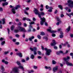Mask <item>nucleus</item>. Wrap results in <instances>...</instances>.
<instances>
[{
  "label": "nucleus",
  "mask_w": 73,
  "mask_h": 73,
  "mask_svg": "<svg viewBox=\"0 0 73 73\" xmlns=\"http://www.w3.org/2000/svg\"><path fill=\"white\" fill-rule=\"evenodd\" d=\"M17 64V65H19V66L18 67H15L13 68V70L15 72V73H19V70H18L19 68H20L22 70H24V68L21 66V64H20V62L17 61L16 62Z\"/></svg>",
  "instance_id": "f257e3e1"
},
{
  "label": "nucleus",
  "mask_w": 73,
  "mask_h": 73,
  "mask_svg": "<svg viewBox=\"0 0 73 73\" xmlns=\"http://www.w3.org/2000/svg\"><path fill=\"white\" fill-rule=\"evenodd\" d=\"M30 49L31 50V51H32V52H33L34 51V55H36V54H37V52L35 51L37 50V48L34 47L33 48L31 47H30Z\"/></svg>",
  "instance_id": "f03ea898"
},
{
  "label": "nucleus",
  "mask_w": 73,
  "mask_h": 73,
  "mask_svg": "<svg viewBox=\"0 0 73 73\" xmlns=\"http://www.w3.org/2000/svg\"><path fill=\"white\" fill-rule=\"evenodd\" d=\"M34 12L35 13V15H38L39 17H41L40 14V12L38 11V10L34 8Z\"/></svg>",
  "instance_id": "7ed1b4c3"
},
{
  "label": "nucleus",
  "mask_w": 73,
  "mask_h": 73,
  "mask_svg": "<svg viewBox=\"0 0 73 73\" xmlns=\"http://www.w3.org/2000/svg\"><path fill=\"white\" fill-rule=\"evenodd\" d=\"M68 2L69 7L70 8L73 7V2L72 1L70 0H69L68 1Z\"/></svg>",
  "instance_id": "20e7f679"
},
{
  "label": "nucleus",
  "mask_w": 73,
  "mask_h": 73,
  "mask_svg": "<svg viewBox=\"0 0 73 73\" xmlns=\"http://www.w3.org/2000/svg\"><path fill=\"white\" fill-rule=\"evenodd\" d=\"M44 50H46V54L48 56H49L50 55V52H52L51 50L50 49H47V48H44Z\"/></svg>",
  "instance_id": "39448f33"
},
{
  "label": "nucleus",
  "mask_w": 73,
  "mask_h": 73,
  "mask_svg": "<svg viewBox=\"0 0 73 73\" xmlns=\"http://www.w3.org/2000/svg\"><path fill=\"white\" fill-rule=\"evenodd\" d=\"M18 29H19V32H27L25 29L20 26H18Z\"/></svg>",
  "instance_id": "423d86ee"
},
{
  "label": "nucleus",
  "mask_w": 73,
  "mask_h": 73,
  "mask_svg": "<svg viewBox=\"0 0 73 73\" xmlns=\"http://www.w3.org/2000/svg\"><path fill=\"white\" fill-rule=\"evenodd\" d=\"M40 20L41 21H40V24L41 25L44 24V23L45 22V18L44 17H43V18H40Z\"/></svg>",
  "instance_id": "0eeeda50"
},
{
  "label": "nucleus",
  "mask_w": 73,
  "mask_h": 73,
  "mask_svg": "<svg viewBox=\"0 0 73 73\" xmlns=\"http://www.w3.org/2000/svg\"><path fill=\"white\" fill-rule=\"evenodd\" d=\"M58 70V66H56L53 68H52V71L53 72H56V71H57Z\"/></svg>",
  "instance_id": "6e6552de"
},
{
  "label": "nucleus",
  "mask_w": 73,
  "mask_h": 73,
  "mask_svg": "<svg viewBox=\"0 0 73 73\" xmlns=\"http://www.w3.org/2000/svg\"><path fill=\"white\" fill-rule=\"evenodd\" d=\"M52 29L50 27H49V29H47V31H48V32H49L50 33H55V32H56V31H52L51 30Z\"/></svg>",
  "instance_id": "1a4fd4ad"
},
{
  "label": "nucleus",
  "mask_w": 73,
  "mask_h": 73,
  "mask_svg": "<svg viewBox=\"0 0 73 73\" xmlns=\"http://www.w3.org/2000/svg\"><path fill=\"white\" fill-rule=\"evenodd\" d=\"M67 44V46L68 48H70V44H68V43L67 42H66V43H64V44L62 43V45H63V46H66Z\"/></svg>",
  "instance_id": "9d476101"
},
{
  "label": "nucleus",
  "mask_w": 73,
  "mask_h": 73,
  "mask_svg": "<svg viewBox=\"0 0 73 73\" xmlns=\"http://www.w3.org/2000/svg\"><path fill=\"white\" fill-rule=\"evenodd\" d=\"M52 42L51 43V46H54V45H56V44H57V43L56 42V40H52Z\"/></svg>",
  "instance_id": "9b49d317"
},
{
  "label": "nucleus",
  "mask_w": 73,
  "mask_h": 73,
  "mask_svg": "<svg viewBox=\"0 0 73 73\" xmlns=\"http://www.w3.org/2000/svg\"><path fill=\"white\" fill-rule=\"evenodd\" d=\"M70 59V57L68 56H67L66 58H64V61H68V60H69Z\"/></svg>",
  "instance_id": "f8f14e48"
},
{
  "label": "nucleus",
  "mask_w": 73,
  "mask_h": 73,
  "mask_svg": "<svg viewBox=\"0 0 73 73\" xmlns=\"http://www.w3.org/2000/svg\"><path fill=\"white\" fill-rule=\"evenodd\" d=\"M66 64L67 66H73V64L69 62H66Z\"/></svg>",
  "instance_id": "ddd939ff"
},
{
  "label": "nucleus",
  "mask_w": 73,
  "mask_h": 73,
  "mask_svg": "<svg viewBox=\"0 0 73 73\" xmlns=\"http://www.w3.org/2000/svg\"><path fill=\"white\" fill-rule=\"evenodd\" d=\"M60 53H62V54H63V51H60L59 52H56V54H57V55H59V54H60Z\"/></svg>",
  "instance_id": "4468645a"
},
{
  "label": "nucleus",
  "mask_w": 73,
  "mask_h": 73,
  "mask_svg": "<svg viewBox=\"0 0 73 73\" xmlns=\"http://www.w3.org/2000/svg\"><path fill=\"white\" fill-rule=\"evenodd\" d=\"M70 26H69L66 29V32H68L70 31Z\"/></svg>",
  "instance_id": "2eb2a0df"
},
{
  "label": "nucleus",
  "mask_w": 73,
  "mask_h": 73,
  "mask_svg": "<svg viewBox=\"0 0 73 73\" xmlns=\"http://www.w3.org/2000/svg\"><path fill=\"white\" fill-rule=\"evenodd\" d=\"M35 38V36H32L31 37H30L29 38V40L30 41H32V39H33Z\"/></svg>",
  "instance_id": "dca6fc26"
},
{
  "label": "nucleus",
  "mask_w": 73,
  "mask_h": 73,
  "mask_svg": "<svg viewBox=\"0 0 73 73\" xmlns=\"http://www.w3.org/2000/svg\"><path fill=\"white\" fill-rule=\"evenodd\" d=\"M17 56H19L20 57H22V54L20 53H17Z\"/></svg>",
  "instance_id": "f3484780"
},
{
  "label": "nucleus",
  "mask_w": 73,
  "mask_h": 73,
  "mask_svg": "<svg viewBox=\"0 0 73 73\" xmlns=\"http://www.w3.org/2000/svg\"><path fill=\"white\" fill-rule=\"evenodd\" d=\"M49 9H50L48 11L49 12H52V9H53V8L52 7H49Z\"/></svg>",
  "instance_id": "a211bd4d"
},
{
  "label": "nucleus",
  "mask_w": 73,
  "mask_h": 73,
  "mask_svg": "<svg viewBox=\"0 0 73 73\" xmlns=\"http://www.w3.org/2000/svg\"><path fill=\"white\" fill-rule=\"evenodd\" d=\"M8 2H6L4 3H3L2 5L4 7V6H5V5H8Z\"/></svg>",
  "instance_id": "6ab92c4d"
},
{
  "label": "nucleus",
  "mask_w": 73,
  "mask_h": 73,
  "mask_svg": "<svg viewBox=\"0 0 73 73\" xmlns=\"http://www.w3.org/2000/svg\"><path fill=\"white\" fill-rule=\"evenodd\" d=\"M40 17H39V18L41 19V18H42L41 17V16H44V15H45V14L43 12H41L40 13Z\"/></svg>",
  "instance_id": "aec40b11"
},
{
  "label": "nucleus",
  "mask_w": 73,
  "mask_h": 73,
  "mask_svg": "<svg viewBox=\"0 0 73 73\" xmlns=\"http://www.w3.org/2000/svg\"><path fill=\"white\" fill-rule=\"evenodd\" d=\"M31 59H34V58H35V56H34L33 54H31Z\"/></svg>",
  "instance_id": "412c9836"
},
{
  "label": "nucleus",
  "mask_w": 73,
  "mask_h": 73,
  "mask_svg": "<svg viewBox=\"0 0 73 73\" xmlns=\"http://www.w3.org/2000/svg\"><path fill=\"white\" fill-rule=\"evenodd\" d=\"M19 8H20V5H18L16 6V7L15 8L16 10H17Z\"/></svg>",
  "instance_id": "4be33fe9"
},
{
  "label": "nucleus",
  "mask_w": 73,
  "mask_h": 73,
  "mask_svg": "<svg viewBox=\"0 0 73 73\" xmlns=\"http://www.w3.org/2000/svg\"><path fill=\"white\" fill-rule=\"evenodd\" d=\"M12 12H13V14H15L16 13V12L15 11V9H12Z\"/></svg>",
  "instance_id": "5701e85b"
},
{
  "label": "nucleus",
  "mask_w": 73,
  "mask_h": 73,
  "mask_svg": "<svg viewBox=\"0 0 73 73\" xmlns=\"http://www.w3.org/2000/svg\"><path fill=\"white\" fill-rule=\"evenodd\" d=\"M58 7L59 8H60V9H61V10H62V6L61 5H59L58 6Z\"/></svg>",
  "instance_id": "b1692460"
},
{
  "label": "nucleus",
  "mask_w": 73,
  "mask_h": 73,
  "mask_svg": "<svg viewBox=\"0 0 73 73\" xmlns=\"http://www.w3.org/2000/svg\"><path fill=\"white\" fill-rule=\"evenodd\" d=\"M1 70H2L3 72L5 70H4V67H3V65L1 66Z\"/></svg>",
  "instance_id": "393cba45"
},
{
  "label": "nucleus",
  "mask_w": 73,
  "mask_h": 73,
  "mask_svg": "<svg viewBox=\"0 0 73 73\" xmlns=\"http://www.w3.org/2000/svg\"><path fill=\"white\" fill-rule=\"evenodd\" d=\"M52 64L53 65H55V64H56V62H55V61L54 60H53L52 61Z\"/></svg>",
  "instance_id": "a878e982"
},
{
  "label": "nucleus",
  "mask_w": 73,
  "mask_h": 73,
  "mask_svg": "<svg viewBox=\"0 0 73 73\" xmlns=\"http://www.w3.org/2000/svg\"><path fill=\"white\" fill-rule=\"evenodd\" d=\"M56 19L57 21H59L60 23H61V21L60 20V19H59V18H58V17H57L56 18Z\"/></svg>",
  "instance_id": "bb28decb"
},
{
  "label": "nucleus",
  "mask_w": 73,
  "mask_h": 73,
  "mask_svg": "<svg viewBox=\"0 0 73 73\" xmlns=\"http://www.w3.org/2000/svg\"><path fill=\"white\" fill-rule=\"evenodd\" d=\"M22 25V23H21L19 22L17 24V25L18 26H19V25H20V26H21Z\"/></svg>",
  "instance_id": "cd10ccee"
},
{
  "label": "nucleus",
  "mask_w": 73,
  "mask_h": 73,
  "mask_svg": "<svg viewBox=\"0 0 73 73\" xmlns=\"http://www.w3.org/2000/svg\"><path fill=\"white\" fill-rule=\"evenodd\" d=\"M14 28H15V26H12L11 27V30L13 31V29H14Z\"/></svg>",
  "instance_id": "c85d7f7f"
},
{
  "label": "nucleus",
  "mask_w": 73,
  "mask_h": 73,
  "mask_svg": "<svg viewBox=\"0 0 73 73\" xmlns=\"http://www.w3.org/2000/svg\"><path fill=\"white\" fill-rule=\"evenodd\" d=\"M5 43V41H3L1 43V45L3 46V45H4Z\"/></svg>",
  "instance_id": "c756f323"
},
{
  "label": "nucleus",
  "mask_w": 73,
  "mask_h": 73,
  "mask_svg": "<svg viewBox=\"0 0 73 73\" xmlns=\"http://www.w3.org/2000/svg\"><path fill=\"white\" fill-rule=\"evenodd\" d=\"M14 32L15 33H18L19 32V31L17 29H16L14 30Z\"/></svg>",
  "instance_id": "7c9ffc66"
},
{
  "label": "nucleus",
  "mask_w": 73,
  "mask_h": 73,
  "mask_svg": "<svg viewBox=\"0 0 73 73\" xmlns=\"http://www.w3.org/2000/svg\"><path fill=\"white\" fill-rule=\"evenodd\" d=\"M66 15H67V16H69L70 17H71V14H70V13L68 14V13H66Z\"/></svg>",
  "instance_id": "2f4dec72"
},
{
  "label": "nucleus",
  "mask_w": 73,
  "mask_h": 73,
  "mask_svg": "<svg viewBox=\"0 0 73 73\" xmlns=\"http://www.w3.org/2000/svg\"><path fill=\"white\" fill-rule=\"evenodd\" d=\"M40 35L42 36H44V35H45V33L43 32H41Z\"/></svg>",
  "instance_id": "473e14b6"
},
{
  "label": "nucleus",
  "mask_w": 73,
  "mask_h": 73,
  "mask_svg": "<svg viewBox=\"0 0 73 73\" xmlns=\"http://www.w3.org/2000/svg\"><path fill=\"white\" fill-rule=\"evenodd\" d=\"M29 23L30 25H32L33 24H35V22H31V23L29 22Z\"/></svg>",
  "instance_id": "72a5a7b5"
},
{
  "label": "nucleus",
  "mask_w": 73,
  "mask_h": 73,
  "mask_svg": "<svg viewBox=\"0 0 73 73\" xmlns=\"http://www.w3.org/2000/svg\"><path fill=\"white\" fill-rule=\"evenodd\" d=\"M37 66H33V68H34V69H37Z\"/></svg>",
  "instance_id": "f704fd0d"
},
{
  "label": "nucleus",
  "mask_w": 73,
  "mask_h": 73,
  "mask_svg": "<svg viewBox=\"0 0 73 73\" xmlns=\"http://www.w3.org/2000/svg\"><path fill=\"white\" fill-rule=\"evenodd\" d=\"M5 19H3V24H5Z\"/></svg>",
  "instance_id": "c9c22d12"
},
{
  "label": "nucleus",
  "mask_w": 73,
  "mask_h": 73,
  "mask_svg": "<svg viewBox=\"0 0 73 73\" xmlns=\"http://www.w3.org/2000/svg\"><path fill=\"white\" fill-rule=\"evenodd\" d=\"M49 7H49V6L48 5H46V9H49Z\"/></svg>",
  "instance_id": "e433bc0d"
},
{
  "label": "nucleus",
  "mask_w": 73,
  "mask_h": 73,
  "mask_svg": "<svg viewBox=\"0 0 73 73\" xmlns=\"http://www.w3.org/2000/svg\"><path fill=\"white\" fill-rule=\"evenodd\" d=\"M26 20L27 21H31V20L29 18H26Z\"/></svg>",
  "instance_id": "4c0bfd02"
},
{
  "label": "nucleus",
  "mask_w": 73,
  "mask_h": 73,
  "mask_svg": "<svg viewBox=\"0 0 73 73\" xmlns=\"http://www.w3.org/2000/svg\"><path fill=\"white\" fill-rule=\"evenodd\" d=\"M43 39H45L46 40H48V38L46 36H44L43 37Z\"/></svg>",
  "instance_id": "58836bf2"
},
{
  "label": "nucleus",
  "mask_w": 73,
  "mask_h": 73,
  "mask_svg": "<svg viewBox=\"0 0 73 73\" xmlns=\"http://www.w3.org/2000/svg\"><path fill=\"white\" fill-rule=\"evenodd\" d=\"M64 37V35H60V38H63V37Z\"/></svg>",
  "instance_id": "ea45409f"
},
{
  "label": "nucleus",
  "mask_w": 73,
  "mask_h": 73,
  "mask_svg": "<svg viewBox=\"0 0 73 73\" xmlns=\"http://www.w3.org/2000/svg\"><path fill=\"white\" fill-rule=\"evenodd\" d=\"M54 48L55 49H57V46L54 45Z\"/></svg>",
  "instance_id": "a19ab883"
},
{
  "label": "nucleus",
  "mask_w": 73,
  "mask_h": 73,
  "mask_svg": "<svg viewBox=\"0 0 73 73\" xmlns=\"http://www.w3.org/2000/svg\"><path fill=\"white\" fill-rule=\"evenodd\" d=\"M29 29H31V28H33V27H32V26L31 25H29Z\"/></svg>",
  "instance_id": "79ce46f5"
},
{
  "label": "nucleus",
  "mask_w": 73,
  "mask_h": 73,
  "mask_svg": "<svg viewBox=\"0 0 73 73\" xmlns=\"http://www.w3.org/2000/svg\"><path fill=\"white\" fill-rule=\"evenodd\" d=\"M6 0H0V2L3 1V2H6Z\"/></svg>",
  "instance_id": "37998d69"
},
{
  "label": "nucleus",
  "mask_w": 73,
  "mask_h": 73,
  "mask_svg": "<svg viewBox=\"0 0 73 73\" xmlns=\"http://www.w3.org/2000/svg\"><path fill=\"white\" fill-rule=\"evenodd\" d=\"M38 53L39 54V55H41V53L40 51H38Z\"/></svg>",
  "instance_id": "c03bdc74"
},
{
  "label": "nucleus",
  "mask_w": 73,
  "mask_h": 73,
  "mask_svg": "<svg viewBox=\"0 0 73 73\" xmlns=\"http://www.w3.org/2000/svg\"><path fill=\"white\" fill-rule=\"evenodd\" d=\"M60 22H57V23H56V25H59V24H60Z\"/></svg>",
  "instance_id": "a18cd8bd"
},
{
  "label": "nucleus",
  "mask_w": 73,
  "mask_h": 73,
  "mask_svg": "<svg viewBox=\"0 0 73 73\" xmlns=\"http://www.w3.org/2000/svg\"><path fill=\"white\" fill-rule=\"evenodd\" d=\"M37 37L39 39H40L41 38V36L39 35L37 36Z\"/></svg>",
  "instance_id": "49530a36"
},
{
  "label": "nucleus",
  "mask_w": 73,
  "mask_h": 73,
  "mask_svg": "<svg viewBox=\"0 0 73 73\" xmlns=\"http://www.w3.org/2000/svg\"><path fill=\"white\" fill-rule=\"evenodd\" d=\"M23 25L25 27H26L27 26V25L25 23H24Z\"/></svg>",
  "instance_id": "de8ad7c7"
},
{
  "label": "nucleus",
  "mask_w": 73,
  "mask_h": 73,
  "mask_svg": "<svg viewBox=\"0 0 73 73\" xmlns=\"http://www.w3.org/2000/svg\"><path fill=\"white\" fill-rule=\"evenodd\" d=\"M27 32H31V29H29L27 31Z\"/></svg>",
  "instance_id": "09e8293b"
},
{
  "label": "nucleus",
  "mask_w": 73,
  "mask_h": 73,
  "mask_svg": "<svg viewBox=\"0 0 73 73\" xmlns=\"http://www.w3.org/2000/svg\"><path fill=\"white\" fill-rule=\"evenodd\" d=\"M15 36L17 37H19L20 36V35H19L18 34H17V35H15Z\"/></svg>",
  "instance_id": "8fccbe9b"
},
{
  "label": "nucleus",
  "mask_w": 73,
  "mask_h": 73,
  "mask_svg": "<svg viewBox=\"0 0 73 73\" xmlns=\"http://www.w3.org/2000/svg\"><path fill=\"white\" fill-rule=\"evenodd\" d=\"M52 37H55L56 36V35L54 34H52Z\"/></svg>",
  "instance_id": "3c124183"
},
{
  "label": "nucleus",
  "mask_w": 73,
  "mask_h": 73,
  "mask_svg": "<svg viewBox=\"0 0 73 73\" xmlns=\"http://www.w3.org/2000/svg\"><path fill=\"white\" fill-rule=\"evenodd\" d=\"M7 29L8 34H9V32L10 31V30H9V28H7Z\"/></svg>",
  "instance_id": "603ef678"
},
{
  "label": "nucleus",
  "mask_w": 73,
  "mask_h": 73,
  "mask_svg": "<svg viewBox=\"0 0 73 73\" xmlns=\"http://www.w3.org/2000/svg\"><path fill=\"white\" fill-rule=\"evenodd\" d=\"M70 35L71 37H72V38L73 37V34H70Z\"/></svg>",
  "instance_id": "864d4df0"
},
{
  "label": "nucleus",
  "mask_w": 73,
  "mask_h": 73,
  "mask_svg": "<svg viewBox=\"0 0 73 73\" xmlns=\"http://www.w3.org/2000/svg\"><path fill=\"white\" fill-rule=\"evenodd\" d=\"M8 53H9V52H8V51L5 52H4V54H8Z\"/></svg>",
  "instance_id": "5fc2aeb1"
},
{
  "label": "nucleus",
  "mask_w": 73,
  "mask_h": 73,
  "mask_svg": "<svg viewBox=\"0 0 73 73\" xmlns=\"http://www.w3.org/2000/svg\"><path fill=\"white\" fill-rule=\"evenodd\" d=\"M19 43H19V42H16L15 43V44H16V45H18L19 44Z\"/></svg>",
  "instance_id": "6e6d98bb"
},
{
  "label": "nucleus",
  "mask_w": 73,
  "mask_h": 73,
  "mask_svg": "<svg viewBox=\"0 0 73 73\" xmlns=\"http://www.w3.org/2000/svg\"><path fill=\"white\" fill-rule=\"evenodd\" d=\"M15 21L16 22H19V20L18 19H15Z\"/></svg>",
  "instance_id": "4d7b16f0"
},
{
  "label": "nucleus",
  "mask_w": 73,
  "mask_h": 73,
  "mask_svg": "<svg viewBox=\"0 0 73 73\" xmlns=\"http://www.w3.org/2000/svg\"><path fill=\"white\" fill-rule=\"evenodd\" d=\"M3 8L2 7H0V11H3Z\"/></svg>",
  "instance_id": "13d9d810"
},
{
  "label": "nucleus",
  "mask_w": 73,
  "mask_h": 73,
  "mask_svg": "<svg viewBox=\"0 0 73 73\" xmlns=\"http://www.w3.org/2000/svg\"><path fill=\"white\" fill-rule=\"evenodd\" d=\"M57 13V10H56L54 12L55 14H56Z\"/></svg>",
  "instance_id": "bf43d9fd"
},
{
  "label": "nucleus",
  "mask_w": 73,
  "mask_h": 73,
  "mask_svg": "<svg viewBox=\"0 0 73 73\" xmlns=\"http://www.w3.org/2000/svg\"><path fill=\"white\" fill-rule=\"evenodd\" d=\"M59 47L60 49H61V48H62V46H61V45L60 44L59 46Z\"/></svg>",
  "instance_id": "052dcab7"
},
{
  "label": "nucleus",
  "mask_w": 73,
  "mask_h": 73,
  "mask_svg": "<svg viewBox=\"0 0 73 73\" xmlns=\"http://www.w3.org/2000/svg\"><path fill=\"white\" fill-rule=\"evenodd\" d=\"M21 61L23 62H25V60L24 59H22Z\"/></svg>",
  "instance_id": "680f3d73"
},
{
  "label": "nucleus",
  "mask_w": 73,
  "mask_h": 73,
  "mask_svg": "<svg viewBox=\"0 0 73 73\" xmlns=\"http://www.w3.org/2000/svg\"><path fill=\"white\" fill-rule=\"evenodd\" d=\"M38 58L39 59H40L41 58H42V57L41 56H39L38 57Z\"/></svg>",
  "instance_id": "e2e57ef3"
},
{
  "label": "nucleus",
  "mask_w": 73,
  "mask_h": 73,
  "mask_svg": "<svg viewBox=\"0 0 73 73\" xmlns=\"http://www.w3.org/2000/svg\"><path fill=\"white\" fill-rule=\"evenodd\" d=\"M28 40H29L28 39V38H26L25 40V41L27 42L28 41Z\"/></svg>",
  "instance_id": "0e129e2a"
},
{
  "label": "nucleus",
  "mask_w": 73,
  "mask_h": 73,
  "mask_svg": "<svg viewBox=\"0 0 73 73\" xmlns=\"http://www.w3.org/2000/svg\"><path fill=\"white\" fill-rule=\"evenodd\" d=\"M64 15L63 14H61L60 15V17H64Z\"/></svg>",
  "instance_id": "69168bd1"
},
{
  "label": "nucleus",
  "mask_w": 73,
  "mask_h": 73,
  "mask_svg": "<svg viewBox=\"0 0 73 73\" xmlns=\"http://www.w3.org/2000/svg\"><path fill=\"white\" fill-rule=\"evenodd\" d=\"M60 66H61V67H62L63 66V64H61V63H60Z\"/></svg>",
  "instance_id": "338daca9"
},
{
  "label": "nucleus",
  "mask_w": 73,
  "mask_h": 73,
  "mask_svg": "<svg viewBox=\"0 0 73 73\" xmlns=\"http://www.w3.org/2000/svg\"><path fill=\"white\" fill-rule=\"evenodd\" d=\"M16 39H13V42H16Z\"/></svg>",
  "instance_id": "774afa93"
}]
</instances>
